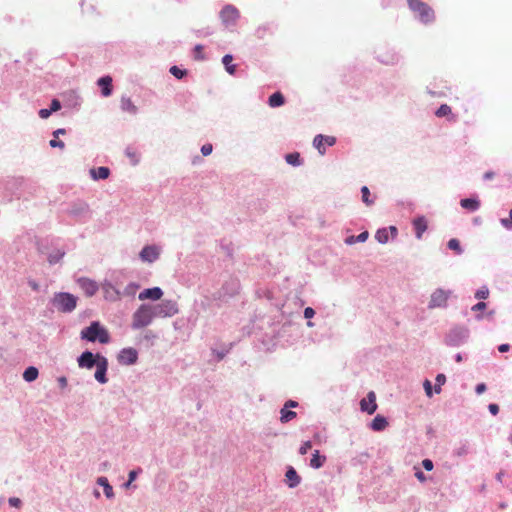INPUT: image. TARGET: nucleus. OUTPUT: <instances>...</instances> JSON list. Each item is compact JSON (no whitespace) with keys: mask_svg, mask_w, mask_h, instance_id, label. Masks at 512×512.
<instances>
[{"mask_svg":"<svg viewBox=\"0 0 512 512\" xmlns=\"http://www.w3.org/2000/svg\"><path fill=\"white\" fill-rule=\"evenodd\" d=\"M155 311L152 305L142 304L138 307V309L133 313L132 316V328L140 329L151 324L153 319L155 318Z\"/></svg>","mask_w":512,"mask_h":512,"instance_id":"nucleus-1","label":"nucleus"},{"mask_svg":"<svg viewBox=\"0 0 512 512\" xmlns=\"http://www.w3.org/2000/svg\"><path fill=\"white\" fill-rule=\"evenodd\" d=\"M81 337L90 342L98 340L102 344H106L110 340L108 331L99 322H92L89 327L83 329Z\"/></svg>","mask_w":512,"mask_h":512,"instance_id":"nucleus-2","label":"nucleus"},{"mask_svg":"<svg viewBox=\"0 0 512 512\" xmlns=\"http://www.w3.org/2000/svg\"><path fill=\"white\" fill-rule=\"evenodd\" d=\"M412 11L417 13L421 22L427 24L434 20V11L426 3L421 0H407Z\"/></svg>","mask_w":512,"mask_h":512,"instance_id":"nucleus-3","label":"nucleus"},{"mask_svg":"<svg viewBox=\"0 0 512 512\" xmlns=\"http://www.w3.org/2000/svg\"><path fill=\"white\" fill-rule=\"evenodd\" d=\"M77 298L70 293H57L53 298V305L61 312H71L76 308Z\"/></svg>","mask_w":512,"mask_h":512,"instance_id":"nucleus-4","label":"nucleus"},{"mask_svg":"<svg viewBox=\"0 0 512 512\" xmlns=\"http://www.w3.org/2000/svg\"><path fill=\"white\" fill-rule=\"evenodd\" d=\"M156 317H171L178 313L177 303L173 300H164L159 304L152 305Z\"/></svg>","mask_w":512,"mask_h":512,"instance_id":"nucleus-5","label":"nucleus"},{"mask_svg":"<svg viewBox=\"0 0 512 512\" xmlns=\"http://www.w3.org/2000/svg\"><path fill=\"white\" fill-rule=\"evenodd\" d=\"M96 372H95V379L104 384L108 381L106 377V372L108 369V361L104 356H101L100 354H97V362H96Z\"/></svg>","mask_w":512,"mask_h":512,"instance_id":"nucleus-6","label":"nucleus"},{"mask_svg":"<svg viewBox=\"0 0 512 512\" xmlns=\"http://www.w3.org/2000/svg\"><path fill=\"white\" fill-rule=\"evenodd\" d=\"M449 292L442 289H437L431 295L429 308L444 307L447 304Z\"/></svg>","mask_w":512,"mask_h":512,"instance_id":"nucleus-7","label":"nucleus"},{"mask_svg":"<svg viewBox=\"0 0 512 512\" xmlns=\"http://www.w3.org/2000/svg\"><path fill=\"white\" fill-rule=\"evenodd\" d=\"M336 142L335 137L333 136H323L321 134L315 136L313 140L314 147L319 151L321 155L325 153V146H333Z\"/></svg>","mask_w":512,"mask_h":512,"instance_id":"nucleus-8","label":"nucleus"},{"mask_svg":"<svg viewBox=\"0 0 512 512\" xmlns=\"http://www.w3.org/2000/svg\"><path fill=\"white\" fill-rule=\"evenodd\" d=\"M220 17L226 25L234 24L239 18V11L233 6H226L220 12Z\"/></svg>","mask_w":512,"mask_h":512,"instance_id":"nucleus-9","label":"nucleus"},{"mask_svg":"<svg viewBox=\"0 0 512 512\" xmlns=\"http://www.w3.org/2000/svg\"><path fill=\"white\" fill-rule=\"evenodd\" d=\"M360 408L363 412H367L368 414H373L377 409L376 403V395L373 391H370L366 398H363L360 401Z\"/></svg>","mask_w":512,"mask_h":512,"instance_id":"nucleus-10","label":"nucleus"},{"mask_svg":"<svg viewBox=\"0 0 512 512\" xmlns=\"http://www.w3.org/2000/svg\"><path fill=\"white\" fill-rule=\"evenodd\" d=\"M102 291L104 298L108 301L115 302L121 299V292L110 282H104L102 284Z\"/></svg>","mask_w":512,"mask_h":512,"instance_id":"nucleus-11","label":"nucleus"},{"mask_svg":"<svg viewBox=\"0 0 512 512\" xmlns=\"http://www.w3.org/2000/svg\"><path fill=\"white\" fill-rule=\"evenodd\" d=\"M160 255L159 248L155 245L145 246L140 252V258L144 262L152 263L158 259Z\"/></svg>","mask_w":512,"mask_h":512,"instance_id":"nucleus-12","label":"nucleus"},{"mask_svg":"<svg viewBox=\"0 0 512 512\" xmlns=\"http://www.w3.org/2000/svg\"><path fill=\"white\" fill-rule=\"evenodd\" d=\"M78 284L88 297L93 296L98 291L97 283L89 278H79Z\"/></svg>","mask_w":512,"mask_h":512,"instance_id":"nucleus-13","label":"nucleus"},{"mask_svg":"<svg viewBox=\"0 0 512 512\" xmlns=\"http://www.w3.org/2000/svg\"><path fill=\"white\" fill-rule=\"evenodd\" d=\"M138 353L134 348H124L119 354V361L126 365L134 364L137 361Z\"/></svg>","mask_w":512,"mask_h":512,"instance_id":"nucleus-14","label":"nucleus"},{"mask_svg":"<svg viewBox=\"0 0 512 512\" xmlns=\"http://www.w3.org/2000/svg\"><path fill=\"white\" fill-rule=\"evenodd\" d=\"M163 296V291L159 287L148 288L140 292L138 298L141 301L150 299L157 301Z\"/></svg>","mask_w":512,"mask_h":512,"instance_id":"nucleus-15","label":"nucleus"},{"mask_svg":"<svg viewBox=\"0 0 512 512\" xmlns=\"http://www.w3.org/2000/svg\"><path fill=\"white\" fill-rule=\"evenodd\" d=\"M466 338V330L462 328L453 329L448 335V344L457 346Z\"/></svg>","mask_w":512,"mask_h":512,"instance_id":"nucleus-16","label":"nucleus"},{"mask_svg":"<svg viewBox=\"0 0 512 512\" xmlns=\"http://www.w3.org/2000/svg\"><path fill=\"white\" fill-rule=\"evenodd\" d=\"M97 362V355L94 356L92 352L85 351L81 354V356L78 358V364L82 368H88L91 369L93 366L96 365Z\"/></svg>","mask_w":512,"mask_h":512,"instance_id":"nucleus-17","label":"nucleus"},{"mask_svg":"<svg viewBox=\"0 0 512 512\" xmlns=\"http://www.w3.org/2000/svg\"><path fill=\"white\" fill-rule=\"evenodd\" d=\"M98 85L101 87V93L104 97H108L112 94V78L110 76L101 77L98 80Z\"/></svg>","mask_w":512,"mask_h":512,"instance_id":"nucleus-18","label":"nucleus"},{"mask_svg":"<svg viewBox=\"0 0 512 512\" xmlns=\"http://www.w3.org/2000/svg\"><path fill=\"white\" fill-rule=\"evenodd\" d=\"M413 226L415 229L416 237L421 239L423 233L427 230V220L424 216L417 217L413 220Z\"/></svg>","mask_w":512,"mask_h":512,"instance_id":"nucleus-19","label":"nucleus"},{"mask_svg":"<svg viewBox=\"0 0 512 512\" xmlns=\"http://www.w3.org/2000/svg\"><path fill=\"white\" fill-rule=\"evenodd\" d=\"M287 484L290 488L296 487L300 483V476L293 467H289L285 474Z\"/></svg>","mask_w":512,"mask_h":512,"instance_id":"nucleus-20","label":"nucleus"},{"mask_svg":"<svg viewBox=\"0 0 512 512\" xmlns=\"http://www.w3.org/2000/svg\"><path fill=\"white\" fill-rule=\"evenodd\" d=\"M90 174H91V177L94 179V180H104V179H107L110 175V170L108 167H104V166H101V167H98V168H93L90 170Z\"/></svg>","mask_w":512,"mask_h":512,"instance_id":"nucleus-21","label":"nucleus"},{"mask_svg":"<svg viewBox=\"0 0 512 512\" xmlns=\"http://www.w3.org/2000/svg\"><path fill=\"white\" fill-rule=\"evenodd\" d=\"M388 426V421L381 415L375 416L372 420L370 427L374 431H383Z\"/></svg>","mask_w":512,"mask_h":512,"instance_id":"nucleus-22","label":"nucleus"},{"mask_svg":"<svg viewBox=\"0 0 512 512\" xmlns=\"http://www.w3.org/2000/svg\"><path fill=\"white\" fill-rule=\"evenodd\" d=\"M121 109L130 114L137 112V107L134 105L130 97L122 96L120 101Z\"/></svg>","mask_w":512,"mask_h":512,"instance_id":"nucleus-23","label":"nucleus"},{"mask_svg":"<svg viewBox=\"0 0 512 512\" xmlns=\"http://www.w3.org/2000/svg\"><path fill=\"white\" fill-rule=\"evenodd\" d=\"M435 115L439 118L449 117L450 121H455L456 117L452 114L451 107L447 104H442L435 112Z\"/></svg>","mask_w":512,"mask_h":512,"instance_id":"nucleus-24","label":"nucleus"},{"mask_svg":"<svg viewBox=\"0 0 512 512\" xmlns=\"http://www.w3.org/2000/svg\"><path fill=\"white\" fill-rule=\"evenodd\" d=\"M460 205L464 209L476 211L480 207V201L474 198H465L460 201Z\"/></svg>","mask_w":512,"mask_h":512,"instance_id":"nucleus-25","label":"nucleus"},{"mask_svg":"<svg viewBox=\"0 0 512 512\" xmlns=\"http://www.w3.org/2000/svg\"><path fill=\"white\" fill-rule=\"evenodd\" d=\"M325 461H326V457L321 456L319 451L315 450L314 453L312 454V458L310 460V466L315 469H318L324 465Z\"/></svg>","mask_w":512,"mask_h":512,"instance_id":"nucleus-26","label":"nucleus"},{"mask_svg":"<svg viewBox=\"0 0 512 512\" xmlns=\"http://www.w3.org/2000/svg\"><path fill=\"white\" fill-rule=\"evenodd\" d=\"M285 102L284 96L280 92L273 93L268 100V103L271 107H279L282 106Z\"/></svg>","mask_w":512,"mask_h":512,"instance_id":"nucleus-27","label":"nucleus"},{"mask_svg":"<svg viewBox=\"0 0 512 512\" xmlns=\"http://www.w3.org/2000/svg\"><path fill=\"white\" fill-rule=\"evenodd\" d=\"M97 483L104 488V493H105L107 498H112L113 497V495H114L113 494V488L109 484L108 479L106 477L98 478Z\"/></svg>","mask_w":512,"mask_h":512,"instance_id":"nucleus-28","label":"nucleus"},{"mask_svg":"<svg viewBox=\"0 0 512 512\" xmlns=\"http://www.w3.org/2000/svg\"><path fill=\"white\" fill-rule=\"evenodd\" d=\"M38 374V369L34 366H30L24 371L23 378L27 382H32L37 379Z\"/></svg>","mask_w":512,"mask_h":512,"instance_id":"nucleus-29","label":"nucleus"},{"mask_svg":"<svg viewBox=\"0 0 512 512\" xmlns=\"http://www.w3.org/2000/svg\"><path fill=\"white\" fill-rule=\"evenodd\" d=\"M140 288L139 284L137 283H129L123 290V292H121L122 296H130V297H134L136 292L138 291V289Z\"/></svg>","mask_w":512,"mask_h":512,"instance_id":"nucleus-30","label":"nucleus"},{"mask_svg":"<svg viewBox=\"0 0 512 512\" xmlns=\"http://www.w3.org/2000/svg\"><path fill=\"white\" fill-rule=\"evenodd\" d=\"M233 57L229 54L225 55L222 59L223 64L225 65L226 71L233 75L236 70V66L232 64Z\"/></svg>","mask_w":512,"mask_h":512,"instance_id":"nucleus-31","label":"nucleus"},{"mask_svg":"<svg viewBox=\"0 0 512 512\" xmlns=\"http://www.w3.org/2000/svg\"><path fill=\"white\" fill-rule=\"evenodd\" d=\"M295 417H296V412L288 410L285 407L281 409V417H280L281 422L287 423V422L291 421L292 419H294Z\"/></svg>","mask_w":512,"mask_h":512,"instance_id":"nucleus-32","label":"nucleus"},{"mask_svg":"<svg viewBox=\"0 0 512 512\" xmlns=\"http://www.w3.org/2000/svg\"><path fill=\"white\" fill-rule=\"evenodd\" d=\"M375 238L376 240L381 243V244H385L388 242L389 240V233H388V229L386 228H383V229H379L376 234H375Z\"/></svg>","mask_w":512,"mask_h":512,"instance_id":"nucleus-33","label":"nucleus"},{"mask_svg":"<svg viewBox=\"0 0 512 512\" xmlns=\"http://www.w3.org/2000/svg\"><path fill=\"white\" fill-rule=\"evenodd\" d=\"M285 160L288 164L298 166L301 164L300 154L297 152L289 153L285 156Z\"/></svg>","mask_w":512,"mask_h":512,"instance_id":"nucleus-34","label":"nucleus"},{"mask_svg":"<svg viewBox=\"0 0 512 512\" xmlns=\"http://www.w3.org/2000/svg\"><path fill=\"white\" fill-rule=\"evenodd\" d=\"M369 234L367 231L360 233L358 236H350L346 239L347 244H354L355 242H365Z\"/></svg>","mask_w":512,"mask_h":512,"instance_id":"nucleus-35","label":"nucleus"},{"mask_svg":"<svg viewBox=\"0 0 512 512\" xmlns=\"http://www.w3.org/2000/svg\"><path fill=\"white\" fill-rule=\"evenodd\" d=\"M448 247H449V249L454 250L457 254L462 253L460 242H459V240H457L455 238H452L448 241Z\"/></svg>","mask_w":512,"mask_h":512,"instance_id":"nucleus-36","label":"nucleus"},{"mask_svg":"<svg viewBox=\"0 0 512 512\" xmlns=\"http://www.w3.org/2000/svg\"><path fill=\"white\" fill-rule=\"evenodd\" d=\"M361 193H362V201H363L366 205H368V206H369V205H371V204L373 203V200H371V199L369 198V196H370V191H369L368 187H367V186H363V187L361 188Z\"/></svg>","mask_w":512,"mask_h":512,"instance_id":"nucleus-37","label":"nucleus"},{"mask_svg":"<svg viewBox=\"0 0 512 512\" xmlns=\"http://www.w3.org/2000/svg\"><path fill=\"white\" fill-rule=\"evenodd\" d=\"M446 377L444 374H438L436 376L435 392L440 393L441 386L445 383Z\"/></svg>","mask_w":512,"mask_h":512,"instance_id":"nucleus-38","label":"nucleus"},{"mask_svg":"<svg viewBox=\"0 0 512 512\" xmlns=\"http://www.w3.org/2000/svg\"><path fill=\"white\" fill-rule=\"evenodd\" d=\"M170 73L178 79H181L182 77H184L186 75V71L181 70L177 66H172L170 68Z\"/></svg>","mask_w":512,"mask_h":512,"instance_id":"nucleus-39","label":"nucleus"},{"mask_svg":"<svg viewBox=\"0 0 512 512\" xmlns=\"http://www.w3.org/2000/svg\"><path fill=\"white\" fill-rule=\"evenodd\" d=\"M489 296V289L487 287H482L476 291L475 297L477 299H486Z\"/></svg>","mask_w":512,"mask_h":512,"instance_id":"nucleus-40","label":"nucleus"},{"mask_svg":"<svg viewBox=\"0 0 512 512\" xmlns=\"http://www.w3.org/2000/svg\"><path fill=\"white\" fill-rule=\"evenodd\" d=\"M203 49H204L203 46L200 44L195 46V48H194L195 59L203 60L205 58Z\"/></svg>","mask_w":512,"mask_h":512,"instance_id":"nucleus-41","label":"nucleus"},{"mask_svg":"<svg viewBox=\"0 0 512 512\" xmlns=\"http://www.w3.org/2000/svg\"><path fill=\"white\" fill-rule=\"evenodd\" d=\"M500 222L506 229H512V209L509 212V218H503L500 220Z\"/></svg>","mask_w":512,"mask_h":512,"instance_id":"nucleus-42","label":"nucleus"},{"mask_svg":"<svg viewBox=\"0 0 512 512\" xmlns=\"http://www.w3.org/2000/svg\"><path fill=\"white\" fill-rule=\"evenodd\" d=\"M311 448H312V443H311V441H306V442H304V443L301 445V447H300V449H299V453H300L301 455H305V454H306V453H307Z\"/></svg>","mask_w":512,"mask_h":512,"instance_id":"nucleus-43","label":"nucleus"},{"mask_svg":"<svg viewBox=\"0 0 512 512\" xmlns=\"http://www.w3.org/2000/svg\"><path fill=\"white\" fill-rule=\"evenodd\" d=\"M212 150H213L212 144L207 143L202 146L201 153L204 156H208L212 153Z\"/></svg>","mask_w":512,"mask_h":512,"instance_id":"nucleus-44","label":"nucleus"},{"mask_svg":"<svg viewBox=\"0 0 512 512\" xmlns=\"http://www.w3.org/2000/svg\"><path fill=\"white\" fill-rule=\"evenodd\" d=\"M49 144L51 147H59L60 149H63L65 147L64 142L61 140H58L55 137H54V139L50 140Z\"/></svg>","mask_w":512,"mask_h":512,"instance_id":"nucleus-45","label":"nucleus"},{"mask_svg":"<svg viewBox=\"0 0 512 512\" xmlns=\"http://www.w3.org/2000/svg\"><path fill=\"white\" fill-rule=\"evenodd\" d=\"M8 502H9L10 506L15 507V508H20L22 505L21 500L17 497L9 498Z\"/></svg>","mask_w":512,"mask_h":512,"instance_id":"nucleus-46","label":"nucleus"},{"mask_svg":"<svg viewBox=\"0 0 512 512\" xmlns=\"http://www.w3.org/2000/svg\"><path fill=\"white\" fill-rule=\"evenodd\" d=\"M423 386H424V389H425V392H426V395L428 397H431L432 396V385H431V382L429 380H425L424 383H423Z\"/></svg>","mask_w":512,"mask_h":512,"instance_id":"nucleus-47","label":"nucleus"},{"mask_svg":"<svg viewBox=\"0 0 512 512\" xmlns=\"http://www.w3.org/2000/svg\"><path fill=\"white\" fill-rule=\"evenodd\" d=\"M61 108L60 101L57 99H53L51 102L50 110L51 112H56Z\"/></svg>","mask_w":512,"mask_h":512,"instance_id":"nucleus-48","label":"nucleus"},{"mask_svg":"<svg viewBox=\"0 0 512 512\" xmlns=\"http://www.w3.org/2000/svg\"><path fill=\"white\" fill-rule=\"evenodd\" d=\"M422 465L424 467L425 470L427 471H431L433 469V462L430 460V459H424L422 461Z\"/></svg>","mask_w":512,"mask_h":512,"instance_id":"nucleus-49","label":"nucleus"},{"mask_svg":"<svg viewBox=\"0 0 512 512\" xmlns=\"http://www.w3.org/2000/svg\"><path fill=\"white\" fill-rule=\"evenodd\" d=\"M315 315V311L311 307H307L304 310V317L307 319H311Z\"/></svg>","mask_w":512,"mask_h":512,"instance_id":"nucleus-50","label":"nucleus"},{"mask_svg":"<svg viewBox=\"0 0 512 512\" xmlns=\"http://www.w3.org/2000/svg\"><path fill=\"white\" fill-rule=\"evenodd\" d=\"M415 477L420 481V482H425L427 480L425 474L419 470V469H416L415 471Z\"/></svg>","mask_w":512,"mask_h":512,"instance_id":"nucleus-51","label":"nucleus"},{"mask_svg":"<svg viewBox=\"0 0 512 512\" xmlns=\"http://www.w3.org/2000/svg\"><path fill=\"white\" fill-rule=\"evenodd\" d=\"M51 110L50 109H41L39 111V116L42 118V119H46L48 118L50 115H51Z\"/></svg>","mask_w":512,"mask_h":512,"instance_id":"nucleus-52","label":"nucleus"},{"mask_svg":"<svg viewBox=\"0 0 512 512\" xmlns=\"http://www.w3.org/2000/svg\"><path fill=\"white\" fill-rule=\"evenodd\" d=\"M486 308V303L484 302H479L477 304H475L473 307H472V310L473 311H481V310H484Z\"/></svg>","mask_w":512,"mask_h":512,"instance_id":"nucleus-53","label":"nucleus"},{"mask_svg":"<svg viewBox=\"0 0 512 512\" xmlns=\"http://www.w3.org/2000/svg\"><path fill=\"white\" fill-rule=\"evenodd\" d=\"M136 476H137V472H136V471H134V470H133V471H131V472L129 473V480H128V482L125 484V486H126V487H129V486H130V484L135 480Z\"/></svg>","mask_w":512,"mask_h":512,"instance_id":"nucleus-54","label":"nucleus"},{"mask_svg":"<svg viewBox=\"0 0 512 512\" xmlns=\"http://www.w3.org/2000/svg\"><path fill=\"white\" fill-rule=\"evenodd\" d=\"M488 408L491 414L493 415H497V413L499 412V407L497 404H490Z\"/></svg>","mask_w":512,"mask_h":512,"instance_id":"nucleus-55","label":"nucleus"},{"mask_svg":"<svg viewBox=\"0 0 512 512\" xmlns=\"http://www.w3.org/2000/svg\"><path fill=\"white\" fill-rule=\"evenodd\" d=\"M486 390V385L484 383H480L476 386V393L481 394Z\"/></svg>","mask_w":512,"mask_h":512,"instance_id":"nucleus-56","label":"nucleus"},{"mask_svg":"<svg viewBox=\"0 0 512 512\" xmlns=\"http://www.w3.org/2000/svg\"><path fill=\"white\" fill-rule=\"evenodd\" d=\"M509 349H510L509 344H501V345L498 347V350H499V352H501V353L507 352Z\"/></svg>","mask_w":512,"mask_h":512,"instance_id":"nucleus-57","label":"nucleus"},{"mask_svg":"<svg viewBox=\"0 0 512 512\" xmlns=\"http://www.w3.org/2000/svg\"><path fill=\"white\" fill-rule=\"evenodd\" d=\"M65 133H66L65 129L60 128V129H57L56 131L53 132V136L55 138H58L59 135H64Z\"/></svg>","mask_w":512,"mask_h":512,"instance_id":"nucleus-58","label":"nucleus"},{"mask_svg":"<svg viewBox=\"0 0 512 512\" xmlns=\"http://www.w3.org/2000/svg\"><path fill=\"white\" fill-rule=\"evenodd\" d=\"M298 403L296 401H293V400H289L286 402L285 404V408H294V407H297Z\"/></svg>","mask_w":512,"mask_h":512,"instance_id":"nucleus-59","label":"nucleus"},{"mask_svg":"<svg viewBox=\"0 0 512 512\" xmlns=\"http://www.w3.org/2000/svg\"><path fill=\"white\" fill-rule=\"evenodd\" d=\"M493 177H494V172H492V171H488V172H486V173L484 174V179H486V180H490V179H492Z\"/></svg>","mask_w":512,"mask_h":512,"instance_id":"nucleus-60","label":"nucleus"},{"mask_svg":"<svg viewBox=\"0 0 512 512\" xmlns=\"http://www.w3.org/2000/svg\"><path fill=\"white\" fill-rule=\"evenodd\" d=\"M391 232L392 236L395 237L397 235V229L394 226H390L388 232Z\"/></svg>","mask_w":512,"mask_h":512,"instance_id":"nucleus-61","label":"nucleus"},{"mask_svg":"<svg viewBox=\"0 0 512 512\" xmlns=\"http://www.w3.org/2000/svg\"><path fill=\"white\" fill-rule=\"evenodd\" d=\"M456 361H457V362H461V361H462V356H461L460 354H458V355L456 356Z\"/></svg>","mask_w":512,"mask_h":512,"instance_id":"nucleus-62","label":"nucleus"},{"mask_svg":"<svg viewBox=\"0 0 512 512\" xmlns=\"http://www.w3.org/2000/svg\"><path fill=\"white\" fill-rule=\"evenodd\" d=\"M49 262H50V263H54V262H55V260H54L53 258H50V259H49Z\"/></svg>","mask_w":512,"mask_h":512,"instance_id":"nucleus-63","label":"nucleus"},{"mask_svg":"<svg viewBox=\"0 0 512 512\" xmlns=\"http://www.w3.org/2000/svg\"><path fill=\"white\" fill-rule=\"evenodd\" d=\"M509 441L512 443V434L509 437Z\"/></svg>","mask_w":512,"mask_h":512,"instance_id":"nucleus-64","label":"nucleus"}]
</instances>
